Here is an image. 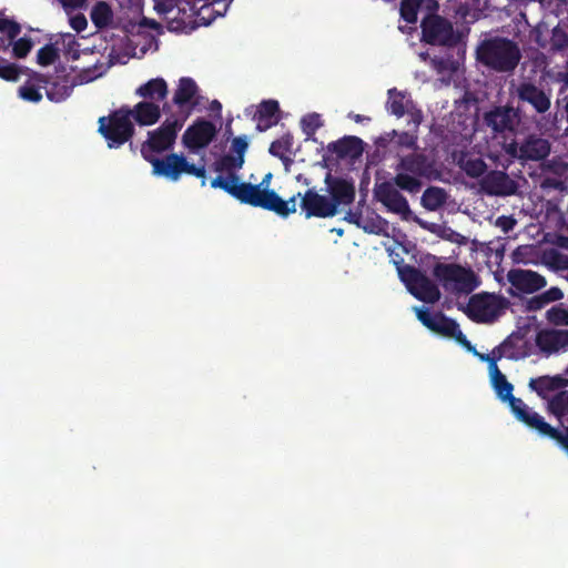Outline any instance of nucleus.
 <instances>
[{
  "label": "nucleus",
  "instance_id": "nucleus-58",
  "mask_svg": "<svg viewBox=\"0 0 568 568\" xmlns=\"http://www.w3.org/2000/svg\"><path fill=\"white\" fill-rule=\"evenodd\" d=\"M67 39H68L69 42L73 41V37L71 34H68Z\"/></svg>",
  "mask_w": 568,
  "mask_h": 568
},
{
  "label": "nucleus",
  "instance_id": "nucleus-34",
  "mask_svg": "<svg viewBox=\"0 0 568 568\" xmlns=\"http://www.w3.org/2000/svg\"><path fill=\"white\" fill-rule=\"evenodd\" d=\"M44 80L40 75H33L19 88V97L29 102H39L42 99L41 89Z\"/></svg>",
  "mask_w": 568,
  "mask_h": 568
},
{
  "label": "nucleus",
  "instance_id": "nucleus-1",
  "mask_svg": "<svg viewBox=\"0 0 568 568\" xmlns=\"http://www.w3.org/2000/svg\"><path fill=\"white\" fill-rule=\"evenodd\" d=\"M247 148L248 140L246 136H237L232 140L230 152L217 163L216 170L221 174L211 182L212 187L223 189L243 203L273 211L281 216L294 213L297 206L296 199L301 194L298 193L287 201L282 200L274 191L268 189L271 173H267L257 185L243 183L233 174L234 171L243 166Z\"/></svg>",
  "mask_w": 568,
  "mask_h": 568
},
{
  "label": "nucleus",
  "instance_id": "nucleus-30",
  "mask_svg": "<svg viewBox=\"0 0 568 568\" xmlns=\"http://www.w3.org/2000/svg\"><path fill=\"white\" fill-rule=\"evenodd\" d=\"M564 386H567V383L562 375L541 376L529 382V387L542 398H548L551 392Z\"/></svg>",
  "mask_w": 568,
  "mask_h": 568
},
{
  "label": "nucleus",
  "instance_id": "nucleus-31",
  "mask_svg": "<svg viewBox=\"0 0 568 568\" xmlns=\"http://www.w3.org/2000/svg\"><path fill=\"white\" fill-rule=\"evenodd\" d=\"M329 150L335 152L339 158L355 160L362 155L363 144L359 139L348 136L332 143Z\"/></svg>",
  "mask_w": 568,
  "mask_h": 568
},
{
  "label": "nucleus",
  "instance_id": "nucleus-6",
  "mask_svg": "<svg viewBox=\"0 0 568 568\" xmlns=\"http://www.w3.org/2000/svg\"><path fill=\"white\" fill-rule=\"evenodd\" d=\"M152 165V174L176 182L183 174L205 178V165L191 163L182 153H171L164 158L148 161Z\"/></svg>",
  "mask_w": 568,
  "mask_h": 568
},
{
  "label": "nucleus",
  "instance_id": "nucleus-49",
  "mask_svg": "<svg viewBox=\"0 0 568 568\" xmlns=\"http://www.w3.org/2000/svg\"><path fill=\"white\" fill-rule=\"evenodd\" d=\"M430 67L438 73H443L444 70L449 69L450 71H457L459 68L458 62H452L449 65L443 61L430 60Z\"/></svg>",
  "mask_w": 568,
  "mask_h": 568
},
{
  "label": "nucleus",
  "instance_id": "nucleus-23",
  "mask_svg": "<svg viewBox=\"0 0 568 568\" xmlns=\"http://www.w3.org/2000/svg\"><path fill=\"white\" fill-rule=\"evenodd\" d=\"M507 278L514 288L525 294L534 293L547 283L544 276L529 270H511Z\"/></svg>",
  "mask_w": 568,
  "mask_h": 568
},
{
  "label": "nucleus",
  "instance_id": "nucleus-3",
  "mask_svg": "<svg viewBox=\"0 0 568 568\" xmlns=\"http://www.w3.org/2000/svg\"><path fill=\"white\" fill-rule=\"evenodd\" d=\"M355 196L354 185L345 180L327 182L324 193L310 190L302 199L301 209L306 217H328L351 204Z\"/></svg>",
  "mask_w": 568,
  "mask_h": 568
},
{
  "label": "nucleus",
  "instance_id": "nucleus-40",
  "mask_svg": "<svg viewBox=\"0 0 568 568\" xmlns=\"http://www.w3.org/2000/svg\"><path fill=\"white\" fill-rule=\"evenodd\" d=\"M322 125V116L318 113L306 114L301 120L302 130L307 136L313 135Z\"/></svg>",
  "mask_w": 568,
  "mask_h": 568
},
{
  "label": "nucleus",
  "instance_id": "nucleus-8",
  "mask_svg": "<svg viewBox=\"0 0 568 568\" xmlns=\"http://www.w3.org/2000/svg\"><path fill=\"white\" fill-rule=\"evenodd\" d=\"M183 119H166L156 130L149 132L148 140L142 144L141 153L149 161L158 156V153L171 149L175 142L176 134L183 126Z\"/></svg>",
  "mask_w": 568,
  "mask_h": 568
},
{
  "label": "nucleus",
  "instance_id": "nucleus-20",
  "mask_svg": "<svg viewBox=\"0 0 568 568\" xmlns=\"http://www.w3.org/2000/svg\"><path fill=\"white\" fill-rule=\"evenodd\" d=\"M505 151L513 158L538 161L549 154L550 145L545 139L530 138L520 148L516 143L505 145Z\"/></svg>",
  "mask_w": 568,
  "mask_h": 568
},
{
  "label": "nucleus",
  "instance_id": "nucleus-22",
  "mask_svg": "<svg viewBox=\"0 0 568 568\" xmlns=\"http://www.w3.org/2000/svg\"><path fill=\"white\" fill-rule=\"evenodd\" d=\"M548 410L557 417L566 435L554 428L557 433L556 436H549L558 440L562 447L568 450V390H561L548 400Z\"/></svg>",
  "mask_w": 568,
  "mask_h": 568
},
{
  "label": "nucleus",
  "instance_id": "nucleus-35",
  "mask_svg": "<svg viewBox=\"0 0 568 568\" xmlns=\"http://www.w3.org/2000/svg\"><path fill=\"white\" fill-rule=\"evenodd\" d=\"M112 19L113 12L108 3L101 1L92 8L91 20L98 28L109 26Z\"/></svg>",
  "mask_w": 568,
  "mask_h": 568
},
{
  "label": "nucleus",
  "instance_id": "nucleus-61",
  "mask_svg": "<svg viewBox=\"0 0 568 568\" xmlns=\"http://www.w3.org/2000/svg\"><path fill=\"white\" fill-rule=\"evenodd\" d=\"M399 30H402L403 32H406V29L403 26L399 27Z\"/></svg>",
  "mask_w": 568,
  "mask_h": 568
},
{
  "label": "nucleus",
  "instance_id": "nucleus-62",
  "mask_svg": "<svg viewBox=\"0 0 568 568\" xmlns=\"http://www.w3.org/2000/svg\"><path fill=\"white\" fill-rule=\"evenodd\" d=\"M92 54H93V52H90V53L89 52H83V55H92Z\"/></svg>",
  "mask_w": 568,
  "mask_h": 568
},
{
  "label": "nucleus",
  "instance_id": "nucleus-52",
  "mask_svg": "<svg viewBox=\"0 0 568 568\" xmlns=\"http://www.w3.org/2000/svg\"><path fill=\"white\" fill-rule=\"evenodd\" d=\"M416 222H418L419 225H422L423 227L432 231V232H436L438 226L435 225V224H427L426 222L419 220V219H415Z\"/></svg>",
  "mask_w": 568,
  "mask_h": 568
},
{
  "label": "nucleus",
  "instance_id": "nucleus-10",
  "mask_svg": "<svg viewBox=\"0 0 568 568\" xmlns=\"http://www.w3.org/2000/svg\"><path fill=\"white\" fill-rule=\"evenodd\" d=\"M507 302L494 294H477L470 297L464 311L478 323H491L506 310Z\"/></svg>",
  "mask_w": 568,
  "mask_h": 568
},
{
  "label": "nucleus",
  "instance_id": "nucleus-57",
  "mask_svg": "<svg viewBox=\"0 0 568 568\" xmlns=\"http://www.w3.org/2000/svg\"><path fill=\"white\" fill-rule=\"evenodd\" d=\"M562 376H564V378H565V381H566V383H567V385H568V366L566 367V369H565V372H564Z\"/></svg>",
  "mask_w": 568,
  "mask_h": 568
},
{
  "label": "nucleus",
  "instance_id": "nucleus-29",
  "mask_svg": "<svg viewBox=\"0 0 568 568\" xmlns=\"http://www.w3.org/2000/svg\"><path fill=\"white\" fill-rule=\"evenodd\" d=\"M278 103L275 100H267L260 104L256 113V126L260 131H265L278 122Z\"/></svg>",
  "mask_w": 568,
  "mask_h": 568
},
{
  "label": "nucleus",
  "instance_id": "nucleus-12",
  "mask_svg": "<svg viewBox=\"0 0 568 568\" xmlns=\"http://www.w3.org/2000/svg\"><path fill=\"white\" fill-rule=\"evenodd\" d=\"M435 276L445 290L468 293L477 286L474 273L465 267L444 264L435 268Z\"/></svg>",
  "mask_w": 568,
  "mask_h": 568
},
{
  "label": "nucleus",
  "instance_id": "nucleus-26",
  "mask_svg": "<svg viewBox=\"0 0 568 568\" xmlns=\"http://www.w3.org/2000/svg\"><path fill=\"white\" fill-rule=\"evenodd\" d=\"M132 119L140 125H153L161 118L160 104L153 101L143 100L129 109Z\"/></svg>",
  "mask_w": 568,
  "mask_h": 568
},
{
  "label": "nucleus",
  "instance_id": "nucleus-51",
  "mask_svg": "<svg viewBox=\"0 0 568 568\" xmlns=\"http://www.w3.org/2000/svg\"><path fill=\"white\" fill-rule=\"evenodd\" d=\"M516 221L510 216H500L496 221V225L500 227L505 233L513 230Z\"/></svg>",
  "mask_w": 568,
  "mask_h": 568
},
{
  "label": "nucleus",
  "instance_id": "nucleus-38",
  "mask_svg": "<svg viewBox=\"0 0 568 568\" xmlns=\"http://www.w3.org/2000/svg\"><path fill=\"white\" fill-rule=\"evenodd\" d=\"M515 263L530 264L536 263V247L534 245H521L513 252Z\"/></svg>",
  "mask_w": 568,
  "mask_h": 568
},
{
  "label": "nucleus",
  "instance_id": "nucleus-48",
  "mask_svg": "<svg viewBox=\"0 0 568 568\" xmlns=\"http://www.w3.org/2000/svg\"><path fill=\"white\" fill-rule=\"evenodd\" d=\"M69 24L77 32H81L87 28L88 21L83 14L77 13L74 16H70Z\"/></svg>",
  "mask_w": 568,
  "mask_h": 568
},
{
  "label": "nucleus",
  "instance_id": "nucleus-54",
  "mask_svg": "<svg viewBox=\"0 0 568 568\" xmlns=\"http://www.w3.org/2000/svg\"><path fill=\"white\" fill-rule=\"evenodd\" d=\"M559 37H561V32L556 30L555 33H554V39H555V43L558 45V47H561L562 43L559 41ZM562 38H565V34H562Z\"/></svg>",
  "mask_w": 568,
  "mask_h": 568
},
{
  "label": "nucleus",
  "instance_id": "nucleus-39",
  "mask_svg": "<svg viewBox=\"0 0 568 568\" xmlns=\"http://www.w3.org/2000/svg\"><path fill=\"white\" fill-rule=\"evenodd\" d=\"M564 297V293L558 287H551L541 295L535 297L530 305L532 308H540L550 302L559 301Z\"/></svg>",
  "mask_w": 568,
  "mask_h": 568
},
{
  "label": "nucleus",
  "instance_id": "nucleus-24",
  "mask_svg": "<svg viewBox=\"0 0 568 568\" xmlns=\"http://www.w3.org/2000/svg\"><path fill=\"white\" fill-rule=\"evenodd\" d=\"M536 344L546 354L566 352L568 349V329H548L537 334Z\"/></svg>",
  "mask_w": 568,
  "mask_h": 568
},
{
  "label": "nucleus",
  "instance_id": "nucleus-13",
  "mask_svg": "<svg viewBox=\"0 0 568 568\" xmlns=\"http://www.w3.org/2000/svg\"><path fill=\"white\" fill-rule=\"evenodd\" d=\"M398 273L409 293L416 298L426 303H435L439 298L437 286L417 270L404 266L398 268Z\"/></svg>",
  "mask_w": 568,
  "mask_h": 568
},
{
  "label": "nucleus",
  "instance_id": "nucleus-21",
  "mask_svg": "<svg viewBox=\"0 0 568 568\" xmlns=\"http://www.w3.org/2000/svg\"><path fill=\"white\" fill-rule=\"evenodd\" d=\"M485 122L494 132H517L519 114L513 108H496L486 113Z\"/></svg>",
  "mask_w": 568,
  "mask_h": 568
},
{
  "label": "nucleus",
  "instance_id": "nucleus-19",
  "mask_svg": "<svg viewBox=\"0 0 568 568\" xmlns=\"http://www.w3.org/2000/svg\"><path fill=\"white\" fill-rule=\"evenodd\" d=\"M173 103L181 109L182 115L179 119L185 121L192 110L200 103L199 88L192 78L184 77L178 81Z\"/></svg>",
  "mask_w": 568,
  "mask_h": 568
},
{
  "label": "nucleus",
  "instance_id": "nucleus-4",
  "mask_svg": "<svg viewBox=\"0 0 568 568\" xmlns=\"http://www.w3.org/2000/svg\"><path fill=\"white\" fill-rule=\"evenodd\" d=\"M439 173L435 169L433 162L428 161L420 154H412L400 161L395 183L404 191L416 193L422 186L419 178L432 180L437 179Z\"/></svg>",
  "mask_w": 568,
  "mask_h": 568
},
{
  "label": "nucleus",
  "instance_id": "nucleus-28",
  "mask_svg": "<svg viewBox=\"0 0 568 568\" xmlns=\"http://www.w3.org/2000/svg\"><path fill=\"white\" fill-rule=\"evenodd\" d=\"M169 93L168 82L163 78H153L136 88L135 94L144 100L161 102Z\"/></svg>",
  "mask_w": 568,
  "mask_h": 568
},
{
  "label": "nucleus",
  "instance_id": "nucleus-36",
  "mask_svg": "<svg viewBox=\"0 0 568 568\" xmlns=\"http://www.w3.org/2000/svg\"><path fill=\"white\" fill-rule=\"evenodd\" d=\"M445 201L446 194L442 189L438 187L427 189L422 196V203L424 207L429 211L439 209L445 203Z\"/></svg>",
  "mask_w": 568,
  "mask_h": 568
},
{
  "label": "nucleus",
  "instance_id": "nucleus-60",
  "mask_svg": "<svg viewBox=\"0 0 568 568\" xmlns=\"http://www.w3.org/2000/svg\"><path fill=\"white\" fill-rule=\"evenodd\" d=\"M72 58H73V59H78V58H79V55L74 52V53H72Z\"/></svg>",
  "mask_w": 568,
  "mask_h": 568
},
{
  "label": "nucleus",
  "instance_id": "nucleus-53",
  "mask_svg": "<svg viewBox=\"0 0 568 568\" xmlns=\"http://www.w3.org/2000/svg\"><path fill=\"white\" fill-rule=\"evenodd\" d=\"M349 118L353 119L356 122L369 121V118L364 116V115H359V114H349Z\"/></svg>",
  "mask_w": 568,
  "mask_h": 568
},
{
  "label": "nucleus",
  "instance_id": "nucleus-17",
  "mask_svg": "<svg viewBox=\"0 0 568 568\" xmlns=\"http://www.w3.org/2000/svg\"><path fill=\"white\" fill-rule=\"evenodd\" d=\"M375 197L382 202L389 211L400 215L404 220L412 217L406 199L397 191L392 182H381L375 185Z\"/></svg>",
  "mask_w": 568,
  "mask_h": 568
},
{
  "label": "nucleus",
  "instance_id": "nucleus-42",
  "mask_svg": "<svg viewBox=\"0 0 568 568\" xmlns=\"http://www.w3.org/2000/svg\"><path fill=\"white\" fill-rule=\"evenodd\" d=\"M292 149V138L283 136L282 139L273 142L270 148V152L278 156L280 159H286L291 153Z\"/></svg>",
  "mask_w": 568,
  "mask_h": 568
},
{
  "label": "nucleus",
  "instance_id": "nucleus-16",
  "mask_svg": "<svg viewBox=\"0 0 568 568\" xmlns=\"http://www.w3.org/2000/svg\"><path fill=\"white\" fill-rule=\"evenodd\" d=\"M386 109L397 118L407 115L409 122L417 128L423 121L422 111L417 108L410 95L406 91L389 89L387 92Z\"/></svg>",
  "mask_w": 568,
  "mask_h": 568
},
{
  "label": "nucleus",
  "instance_id": "nucleus-2",
  "mask_svg": "<svg viewBox=\"0 0 568 568\" xmlns=\"http://www.w3.org/2000/svg\"><path fill=\"white\" fill-rule=\"evenodd\" d=\"M476 356H478L481 361L488 363V372L490 384L495 389L497 396L503 400L507 402L511 412L517 417L518 420L523 422L530 428L536 429L539 434L544 436H556L557 433L548 423L544 420V418L534 412L529 406H527L520 398H516L513 396V385L507 381L506 376L500 372L497 366L496 356L484 355L477 352H474Z\"/></svg>",
  "mask_w": 568,
  "mask_h": 568
},
{
  "label": "nucleus",
  "instance_id": "nucleus-27",
  "mask_svg": "<svg viewBox=\"0 0 568 568\" xmlns=\"http://www.w3.org/2000/svg\"><path fill=\"white\" fill-rule=\"evenodd\" d=\"M437 10V3L435 0H403L400 7L402 18L407 23H415L417 21L418 13L427 17Z\"/></svg>",
  "mask_w": 568,
  "mask_h": 568
},
{
  "label": "nucleus",
  "instance_id": "nucleus-41",
  "mask_svg": "<svg viewBox=\"0 0 568 568\" xmlns=\"http://www.w3.org/2000/svg\"><path fill=\"white\" fill-rule=\"evenodd\" d=\"M193 0H156L155 9L159 13L171 14L176 8L187 7Z\"/></svg>",
  "mask_w": 568,
  "mask_h": 568
},
{
  "label": "nucleus",
  "instance_id": "nucleus-9",
  "mask_svg": "<svg viewBox=\"0 0 568 568\" xmlns=\"http://www.w3.org/2000/svg\"><path fill=\"white\" fill-rule=\"evenodd\" d=\"M100 132L110 148H118L126 142L133 133L132 116L129 109H120L109 116L100 119Z\"/></svg>",
  "mask_w": 568,
  "mask_h": 568
},
{
  "label": "nucleus",
  "instance_id": "nucleus-14",
  "mask_svg": "<svg viewBox=\"0 0 568 568\" xmlns=\"http://www.w3.org/2000/svg\"><path fill=\"white\" fill-rule=\"evenodd\" d=\"M532 335L529 328H519L514 332L508 338L497 346L489 355L496 356L497 359L501 357L510 359H521L531 354L532 351Z\"/></svg>",
  "mask_w": 568,
  "mask_h": 568
},
{
  "label": "nucleus",
  "instance_id": "nucleus-15",
  "mask_svg": "<svg viewBox=\"0 0 568 568\" xmlns=\"http://www.w3.org/2000/svg\"><path fill=\"white\" fill-rule=\"evenodd\" d=\"M216 124L211 121L200 119L193 122L182 135V144L189 151L196 153L206 148L217 134Z\"/></svg>",
  "mask_w": 568,
  "mask_h": 568
},
{
  "label": "nucleus",
  "instance_id": "nucleus-45",
  "mask_svg": "<svg viewBox=\"0 0 568 568\" xmlns=\"http://www.w3.org/2000/svg\"><path fill=\"white\" fill-rule=\"evenodd\" d=\"M57 58V51L52 45H45L38 51L37 59L39 64H51Z\"/></svg>",
  "mask_w": 568,
  "mask_h": 568
},
{
  "label": "nucleus",
  "instance_id": "nucleus-50",
  "mask_svg": "<svg viewBox=\"0 0 568 568\" xmlns=\"http://www.w3.org/2000/svg\"><path fill=\"white\" fill-rule=\"evenodd\" d=\"M68 14L74 9L82 8L87 0H58Z\"/></svg>",
  "mask_w": 568,
  "mask_h": 568
},
{
  "label": "nucleus",
  "instance_id": "nucleus-11",
  "mask_svg": "<svg viewBox=\"0 0 568 568\" xmlns=\"http://www.w3.org/2000/svg\"><path fill=\"white\" fill-rule=\"evenodd\" d=\"M414 311L417 318L430 331L442 336L456 339L469 352H476L455 321L447 318L442 314H430L425 307H415Z\"/></svg>",
  "mask_w": 568,
  "mask_h": 568
},
{
  "label": "nucleus",
  "instance_id": "nucleus-46",
  "mask_svg": "<svg viewBox=\"0 0 568 568\" xmlns=\"http://www.w3.org/2000/svg\"><path fill=\"white\" fill-rule=\"evenodd\" d=\"M20 71L13 63L0 64V78L7 81H17L19 79Z\"/></svg>",
  "mask_w": 568,
  "mask_h": 568
},
{
  "label": "nucleus",
  "instance_id": "nucleus-37",
  "mask_svg": "<svg viewBox=\"0 0 568 568\" xmlns=\"http://www.w3.org/2000/svg\"><path fill=\"white\" fill-rule=\"evenodd\" d=\"M459 166L473 178L479 176L484 173L486 165L479 158H471L464 155L458 160Z\"/></svg>",
  "mask_w": 568,
  "mask_h": 568
},
{
  "label": "nucleus",
  "instance_id": "nucleus-33",
  "mask_svg": "<svg viewBox=\"0 0 568 568\" xmlns=\"http://www.w3.org/2000/svg\"><path fill=\"white\" fill-rule=\"evenodd\" d=\"M349 221L356 223L359 227L368 233L381 234L385 233L388 229V223L375 214H372L371 216L351 215Z\"/></svg>",
  "mask_w": 568,
  "mask_h": 568
},
{
  "label": "nucleus",
  "instance_id": "nucleus-47",
  "mask_svg": "<svg viewBox=\"0 0 568 568\" xmlns=\"http://www.w3.org/2000/svg\"><path fill=\"white\" fill-rule=\"evenodd\" d=\"M32 42L27 38H21L13 44V53L17 58H24L31 50Z\"/></svg>",
  "mask_w": 568,
  "mask_h": 568
},
{
  "label": "nucleus",
  "instance_id": "nucleus-43",
  "mask_svg": "<svg viewBox=\"0 0 568 568\" xmlns=\"http://www.w3.org/2000/svg\"><path fill=\"white\" fill-rule=\"evenodd\" d=\"M547 318L556 325H568V306L562 304L547 311Z\"/></svg>",
  "mask_w": 568,
  "mask_h": 568
},
{
  "label": "nucleus",
  "instance_id": "nucleus-25",
  "mask_svg": "<svg viewBox=\"0 0 568 568\" xmlns=\"http://www.w3.org/2000/svg\"><path fill=\"white\" fill-rule=\"evenodd\" d=\"M481 187L494 195H510L516 192V183L504 172H491L487 174L481 182Z\"/></svg>",
  "mask_w": 568,
  "mask_h": 568
},
{
  "label": "nucleus",
  "instance_id": "nucleus-59",
  "mask_svg": "<svg viewBox=\"0 0 568 568\" xmlns=\"http://www.w3.org/2000/svg\"><path fill=\"white\" fill-rule=\"evenodd\" d=\"M419 57H420L422 60H426V54L425 53H420Z\"/></svg>",
  "mask_w": 568,
  "mask_h": 568
},
{
  "label": "nucleus",
  "instance_id": "nucleus-56",
  "mask_svg": "<svg viewBox=\"0 0 568 568\" xmlns=\"http://www.w3.org/2000/svg\"><path fill=\"white\" fill-rule=\"evenodd\" d=\"M449 232H450V235H452V236H450V240L456 241V240H457V237H459V234H458V233H454L453 231H449Z\"/></svg>",
  "mask_w": 568,
  "mask_h": 568
},
{
  "label": "nucleus",
  "instance_id": "nucleus-7",
  "mask_svg": "<svg viewBox=\"0 0 568 568\" xmlns=\"http://www.w3.org/2000/svg\"><path fill=\"white\" fill-rule=\"evenodd\" d=\"M106 70V63H95L92 68L81 70L72 81L67 79L64 75H58L51 81L44 80L43 89L45 90V94L49 100L53 102H61L71 94L74 85L94 81L102 77Z\"/></svg>",
  "mask_w": 568,
  "mask_h": 568
},
{
  "label": "nucleus",
  "instance_id": "nucleus-32",
  "mask_svg": "<svg viewBox=\"0 0 568 568\" xmlns=\"http://www.w3.org/2000/svg\"><path fill=\"white\" fill-rule=\"evenodd\" d=\"M521 100L530 103L538 112H545L550 106L549 98L540 90L530 84H523L518 89Z\"/></svg>",
  "mask_w": 568,
  "mask_h": 568
},
{
  "label": "nucleus",
  "instance_id": "nucleus-5",
  "mask_svg": "<svg viewBox=\"0 0 568 568\" xmlns=\"http://www.w3.org/2000/svg\"><path fill=\"white\" fill-rule=\"evenodd\" d=\"M477 58L484 64L498 70H513L519 59V49L505 39H494L484 42L477 50Z\"/></svg>",
  "mask_w": 568,
  "mask_h": 568
},
{
  "label": "nucleus",
  "instance_id": "nucleus-44",
  "mask_svg": "<svg viewBox=\"0 0 568 568\" xmlns=\"http://www.w3.org/2000/svg\"><path fill=\"white\" fill-rule=\"evenodd\" d=\"M19 32V24L14 20L0 13V33L7 36L9 39H13Z\"/></svg>",
  "mask_w": 568,
  "mask_h": 568
},
{
  "label": "nucleus",
  "instance_id": "nucleus-18",
  "mask_svg": "<svg viewBox=\"0 0 568 568\" xmlns=\"http://www.w3.org/2000/svg\"><path fill=\"white\" fill-rule=\"evenodd\" d=\"M423 39L432 44H450L455 40L453 27L440 17L428 14L423 19Z\"/></svg>",
  "mask_w": 568,
  "mask_h": 568
},
{
  "label": "nucleus",
  "instance_id": "nucleus-55",
  "mask_svg": "<svg viewBox=\"0 0 568 568\" xmlns=\"http://www.w3.org/2000/svg\"><path fill=\"white\" fill-rule=\"evenodd\" d=\"M561 266L568 270V257L561 260Z\"/></svg>",
  "mask_w": 568,
  "mask_h": 568
}]
</instances>
